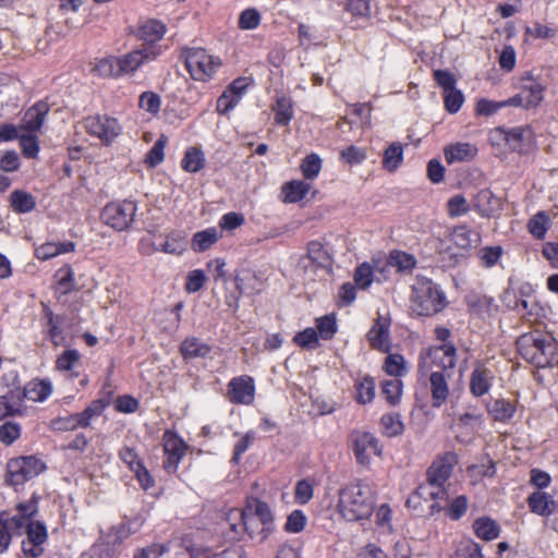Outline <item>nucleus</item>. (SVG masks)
Returning a JSON list of instances; mask_svg holds the SVG:
<instances>
[{
  "label": "nucleus",
  "mask_w": 558,
  "mask_h": 558,
  "mask_svg": "<svg viewBox=\"0 0 558 558\" xmlns=\"http://www.w3.org/2000/svg\"><path fill=\"white\" fill-rule=\"evenodd\" d=\"M489 413L496 421H508L515 413V405L505 399L495 400L488 408Z\"/></svg>",
  "instance_id": "obj_42"
},
{
  "label": "nucleus",
  "mask_w": 558,
  "mask_h": 558,
  "mask_svg": "<svg viewBox=\"0 0 558 558\" xmlns=\"http://www.w3.org/2000/svg\"><path fill=\"white\" fill-rule=\"evenodd\" d=\"M162 445L166 454L163 469L169 473H174L185 453L186 445L174 432L169 429L163 433Z\"/></svg>",
  "instance_id": "obj_16"
},
{
  "label": "nucleus",
  "mask_w": 558,
  "mask_h": 558,
  "mask_svg": "<svg viewBox=\"0 0 558 558\" xmlns=\"http://www.w3.org/2000/svg\"><path fill=\"white\" fill-rule=\"evenodd\" d=\"M45 469V463L33 456L11 459L7 464V483L16 488L38 476Z\"/></svg>",
  "instance_id": "obj_9"
},
{
  "label": "nucleus",
  "mask_w": 558,
  "mask_h": 558,
  "mask_svg": "<svg viewBox=\"0 0 558 558\" xmlns=\"http://www.w3.org/2000/svg\"><path fill=\"white\" fill-rule=\"evenodd\" d=\"M10 206L17 214H26L35 208L36 201L31 193L15 190L10 194Z\"/></svg>",
  "instance_id": "obj_32"
},
{
  "label": "nucleus",
  "mask_w": 558,
  "mask_h": 558,
  "mask_svg": "<svg viewBox=\"0 0 558 558\" xmlns=\"http://www.w3.org/2000/svg\"><path fill=\"white\" fill-rule=\"evenodd\" d=\"M311 190V184L303 180H293L283 184L281 192L284 203H298L303 199Z\"/></svg>",
  "instance_id": "obj_28"
},
{
  "label": "nucleus",
  "mask_w": 558,
  "mask_h": 558,
  "mask_svg": "<svg viewBox=\"0 0 558 558\" xmlns=\"http://www.w3.org/2000/svg\"><path fill=\"white\" fill-rule=\"evenodd\" d=\"M451 376L452 373L446 372H435L423 376L428 377L432 404L434 408H440L447 402L450 393L448 380L451 378Z\"/></svg>",
  "instance_id": "obj_19"
},
{
  "label": "nucleus",
  "mask_w": 558,
  "mask_h": 558,
  "mask_svg": "<svg viewBox=\"0 0 558 558\" xmlns=\"http://www.w3.org/2000/svg\"><path fill=\"white\" fill-rule=\"evenodd\" d=\"M549 227V218L544 211H539L534 215L529 223L527 229L529 232L536 239H544L546 231Z\"/></svg>",
  "instance_id": "obj_47"
},
{
  "label": "nucleus",
  "mask_w": 558,
  "mask_h": 558,
  "mask_svg": "<svg viewBox=\"0 0 558 558\" xmlns=\"http://www.w3.org/2000/svg\"><path fill=\"white\" fill-rule=\"evenodd\" d=\"M389 319L384 316H378V318L376 319L373 328L367 333L371 345L374 349H377L383 352L389 351Z\"/></svg>",
  "instance_id": "obj_22"
},
{
  "label": "nucleus",
  "mask_w": 558,
  "mask_h": 558,
  "mask_svg": "<svg viewBox=\"0 0 558 558\" xmlns=\"http://www.w3.org/2000/svg\"><path fill=\"white\" fill-rule=\"evenodd\" d=\"M186 248L185 236L181 233L172 232L167 235L165 243L161 246V251L168 254L179 255Z\"/></svg>",
  "instance_id": "obj_50"
},
{
  "label": "nucleus",
  "mask_w": 558,
  "mask_h": 558,
  "mask_svg": "<svg viewBox=\"0 0 558 558\" xmlns=\"http://www.w3.org/2000/svg\"><path fill=\"white\" fill-rule=\"evenodd\" d=\"M16 510L19 514L11 518L10 523L14 525L15 529L20 530L24 527L25 524L32 522L31 519L37 513L38 497L33 495L28 501L17 504Z\"/></svg>",
  "instance_id": "obj_26"
},
{
  "label": "nucleus",
  "mask_w": 558,
  "mask_h": 558,
  "mask_svg": "<svg viewBox=\"0 0 558 558\" xmlns=\"http://www.w3.org/2000/svg\"><path fill=\"white\" fill-rule=\"evenodd\" d=\"M300 168L305 179L313 180L322 170V159L318 155L311 154L303 159Z\"/></svg>",
  "instance_id": "obj_51"
},
{
  "label": "nucleus",
  "mask_w": 558,
  "mask_h": 558,
  "mask_svg": "<svg viewBox=\"0 0 558 558\" xmlns=\"http://www.w3.org/2000/svg\"><path fill=\"white\" fill-rule=\"evenodd\" d=\"M75 244L73 242H48L35 250V255L38 259L47 260L59 254L73 252Z\"/></svg>",
  "instance_id": "obj_29"
},
{
  "label": "nucleus",
  "mask_w": 558,
  "mask_h": 558,
  "mask_svg": "<svg viewBox=\"0 0 558 558\" xmlns=\"http://www.w3.org/2000/svg\"><path fill=\"white\" fill-rule=\"evenodd\" d=\"M376 504L372 487L361 481H355L341 487L338 492L337 511L348 522L368 520Z\"/></svg>",
  "instance_id": "obj_1"
},
{
  "label": "nucleus",
  "mask_w": 558,
  "mask_h": 558,
  "mask_svg": "<svg viewBox=\"0 0 558 558\" xmlns=\"http://www.w3.org/2000/svg\"><path fill=\"white\" fill-rule=\"evenodd\" d=\"M24 526H26V541L40 545L47 541V530L43 523L33 521L25 524Z\"/></svg>",
  "instance_id": "obj_57"
},
{
  "label": "nucleus",
  "mask_w": 558,
  "mask_h": 558,
  "mask_svg": "<svg viewBox=\"0 0 558 558\" xmlns=\"http://www.w3.org/2000/svg\"><path fill=\"white\" fill-rule=\"evenodd\" d=\"M56 290L62 295L69 294L75 289L74 271L70 266H64L57 271Z\"/></svg>",
  "instance_id": "obj_45"
},
{
  "label": "nucleus",
  "mask_w": 558,
  "mask_h": 558,
  "mask_svg": "<svg viewBox=\"0 0 558 558\" xmlns=\"http://www.w3.org/2000/svg\"><path fill=\"white\" fill-rule=\"evenodd\" d=\"M80 362V353L76 350H66L57 359L59 371L72 372Z\"/></svg>",
  "instance_id": "obj_58"
},
{
  "label": "nucleus",
  "mask_w": 558,
  "mask_h": 558,
  "mask_svg": "<svg viewBox=\"0 0 558 558\" xmlns=\"http://www.w3.org/2000/svg\"><path fill=\"white\" fill-rule=\"evenodd\" d=\"M182 57L191 77L195 81H210L221 66L220 58L203 48H185L182 50Z\"/></svg>",
  "instance_id": "obj_7"
},
{
  "label": "nucleus",
  "mask_w": 558,
  "mask_h": 558,
  "mask_svg": "<svg viewBox=\"0 0 558 558\" xmlns=\"http://www.w3.org/2000/svg\"><path fill=\"white\" fill-rule=\"evenodd\" d=\"M445 108L449 113H457L464 102L463 93L457 87L442 93Z\"/></svg>",
  "instance_id": "obj_54"
},
{
  "label": "nucleus",
  "mask_w": 558,
  "mask_h": 558,
  "mask_svg": "<svg viewBox=\"0 0 558 558\" xmlns=\"http://www.w3.org/2000/svg\"><path fill=\"white\" fill-rule=\"evenodd\" d=\"M93 72L101 77L121 76L118 58L110 56L98 60L93 68Z\"/></svg>",
  "instance_id": "obj_41"
},
{
  "label": "nucleus",
  "mask_w": 558,
  "mask_h": 558,
  "mask_svg": "<svg viewBox=\"0 0 558 558\" xmlns=\"http://www.w3.org/2000/svg\"><path fill=\"white\" fill-rule=\"evenodd\" d=\"M481 235L478 232L469 229L466 226L456 227L442 243L441 254H448L458 262L459 257H464L466 253L480 244Z\"/></svg>",
  "instance_id": "obj_8"
},
{
  "label": "nucleus",
  "mask_w": 558,
  "mask_h": 558,
  "mask_svg": "<svg viewBox=\"0 0 558 558\" xmlns=\"http://www.w3.org/2000/svg\"><path fill=\"white\" fill-rule=\"evenodd\" d=\"M272 109L275 111V120L278 124L288 125L293 118V104L291 98L287 96L278 97Z\"/></svg>",
  "instance_id": "obj_36"
},
{
  "label": "nucleus",
  "mask_w": 558,
  "mask_h": 558,
  "mask_svg": "<svg viewBox=\"0 0 558 558\" xmlns=\"http://www.w3.org/2000/svg\"><path fill=\"white\" fill-rule=\"evenodd\" d=\"M294 342L306 349H313L318 344V333L313 328H306L294 336Z\"/></svg>",
  "instance_id": "obj_61"
},
{
  "label": "nucleus",
  "mask_w": 558,
  "mask_h": 558,
  "mask_svg": "<svg viewBox=\"0 0 558 558\" xmlns=\"http://www.w3.org/2000/svg\"><path fill=\"white\" fill-rule=\"evenodd\" d=\"M525 101V109L538 106L543 100L544 87L537 82H531L521 89Z\"/></svg>",
  "instance_id": "obj_43"
},
{
  "label": "nucleus",
  "mask_w": 558,
  "mask_h": 558,
  "mask_svg": "<svg viewBox=\"0 0 558 558\" xmlns=\"http://www.w3.org/2000/svg\"><path fill=\"white\" fill-rule=\"evenodd\" d=\"M315 264L320 267H325L330 264V255L318 241H312L307 245L306 256L300 259V266L306 268L308 264Z\"/></svg>",
  "instance_id": "obj_25"
},
{
  "label": "nucleus",
  "mask_w": 558,
  "mask_h": 558,
  "mask_svg": "<svg viewBox=\"0 0 558 558\" xmlns=\"http://www.w3.org/2000/svg\"><path fill=\"white\" fill-rule=\"evenodd\" d=\"M475 154L476 148L469 143H458L445 149V157L449 163L470 160Z\"/></svg>",
  "instance_id": "obj_33"
},
{
  "label": "nucleus",
  "mask_w": 558,
  "mask_h": 558,
  "mask_svg": "<svg viewBox=\"0 0 558 558\" xmlns=\"http://www.w3.org/2000/svg\"><path fill=\"white\" fill-rule=\"evenodd\" d=\"M205 166L204 153L195 147L186 149L182 159V168L186 172H198Z\"/></svg>",
  "instance_id": "obj_40"
},
{
  "label": "nucleus",
  "mask_w": 558,
  "mask_h": 558,
  "mask_svg": "<svg viewBox=\"0 0 558 558\" xmlns=\"http://www.w3.org/2000/svg\"><path fill=\"white\" fill-rule=\"evenodd\" d=\"M136 205L131 201L114 202L105 206L102 221L117 231L126 230L136 215Z\"/></svg>",
  "instance_id": "obj_11"
},
{
  "label": "nucleus",
  "mask_w": 558,
  "mask_h": 558,
  "mask_svg": "<svg viewBox=\"0 0 558 558\" xmlns=\"http://www.w3.org/2000/svg\"><path fill=\"white\" fill-rule=\"evenodd\" d=\"M354 283L360 289H367L374 281V270L371 264L363 263L354 270Z\"/></svg>",
  "instance_id": "obj_52"
},
{
  "label": "nucleus",
  "mask_w": 558,
  "mask_h": 558,
  "mask_svg": "<svg viewBox=\"0 0 558 558\" xmlns=\"http://www.w3.org/2000/svg\"><path fill=\"white\" fill-rule=\"evenodd\" d=\"M457 363V349L452 343L430 345L418 355L417 372L420 376L435 372L452 373Z\"/></svg>",
  "instance_id": "obj_5"
},
{
  "label": "nucleus",
  "mask_w": 558,
  "mask_h": 558,
  "mask_svg": "<svg viewBox=\"0 0 558 558\" xmlns=\"http://www.w3.org/2000/svg\"><path fill=\"white\" fill-rule=\"evenodd\" d=\"M473 529L477 537L484 541H493L500 534V526L488 517H482L474 521Z\"/></svg>",
  "instance_id": "obj_30"
},
{
  "label": "nucleus",
  "mask_w": 558,
  "mask_h": 558,
  "mask_svg": "<svg viewBox=\"0 0 558 558\" xmlns=\"http://www.w3.org/2000/svg\"><path fill=\"white\" fill-rule=\"evenodd\" d=\"M21 436V426L14 422H5L0 427V440L5 445L13 444Z\"/></svg>",
  "instance_id": "obj_60"
},
{
  "label": "nucleus",
  "mask_w": 558,
  "mask_h": 558,
  "mask_svg": "<svg viewBox=\"0 0 558 558\" xmlns=\"http://www.w3.org/2000/svg\"><path fill=\"white\" fill-rule=\"evenodd\" d=\"M447 210L450 217H460L469 211V205L464 196L454 195L447 203Z\"/></svg>",
  "instance_id": "obj_62"
},
{
  "label": "nucleus",
  "mask_w": 558,
  "mask_h": 558,
  "mask_svg": "<svg viewBox=\"0 0 558 558\" xmlns=\"http://www.w3.org/2000/svg\"><path fill=\"white\" fill-rule=\"evenodd\" d=\"M106 409L102 400H94L83 412L59 416L49 422V428L56 432H70L78 427L86 428L94 417L101 415Z\"/></svg>",
  "instance_id": "obj_10"
},
{
  "label": "nucleus",
  "mask_w": 558,
  "mask_h": 558,
  "mask_svg": "<svg viewBox=\"0 0 558 558\" xmlns=\"http://www.w3.org/2000/svg\"><path fill=\"white\" fill-rule=\"evenodd\" d=\"M482 424L483 413L481 411L471 410L460 414L453 424L457 440L463 444L471 441Z\"/></svg>",
  "instance_id": "obj_18"
},
{
  "label": "nucleus",
  "mask_w": 558,
  "mask_h": 558,
  "mask_svg": "<svg viewBox=\"0 0 558 558\" xmlns=\"http://www.w3.org/2000/svg\"><path fill=\"white\" fill-rule=\"evenodd\" d=\"M520 355L536 367L544 368L558 364V342L539 331L524 333L517 340Z\"/></svg>",
  "instance_id": "obj_3"
},
{
  "label": "nucleus",
  "mask_w": 558,
  "mask_h": 558,
  "mask_svg": "<svg viewBox=\"0 0 558 558\" xmlns=\"http://www.w3.org/2000/svg\"><path fill=\"white\" fill-rule=\"evenodd\" d=\"M167 144L168 137L163 134L160 135L145 157V163L148 167L155 168L157 165L162 162Z\"/></svg>",
  "instance_id": "obj_46"
},
{
  "label": "nucleus",
  "mask_w": 558,
  "mask_h": 558,
  "mask_svg": "<svg viewBox=\"0 0 558 558\" xmlns=\"http://www.w3.org/2000/svg\"><path fill=\"white\" fill-rule=\"evenodd\" d=\"M230 515L239 517L248 536L260 543L275 530V518L270 507L255 497L247 498L245 507L233 510Z\"/></svg>",
  "instance_id": "obj_2"
},
{
  "label": "nucleus",
  "mask_w": 558,
  "mask_h": 558,
  "mask_svg": "<svg viewBox=\"0 0 558 558\" xmlns=\"http://www.w3.org/2000/svg\"><path fill=\"white\" fill-rule=\"evenodd\" d=\"M527 504L532 512L543 517H548L555 509V500L547 493H532L527 498Z\"/></svg>",
  "instance_id": "obj_27"
},
{
  "label": "nucleus",
  "mask_w": 558,
  "mask_h": 558,
  "mask_svg": "<svg viewBox=\"0 0 558 558\" xmlns=\"http://www.w3.org/2000/svg\"><path fill=\"white\" fill-rule=\"evenodd\" d=\"M206 282V275L202 269H195L189 272L185 282V290L189 293L199 291Z\"/></svg>",
  "instance_id": "obj_64"
},
{
  "label": "nucleus",
  "mask_w": 558,
  "mask_h": 558,
  "mask_svg": "<svg viewBox=\"0 0 558 558\" xmlns=\"http://www.w3.org/2000/svg\"><path fill=\"white\" fill-rule=\"evenodd\" d=\"M220 238L216 228H207L196 232L191 242V247L194 252H205L210 248Z\"/></svg>",
  "instance_id": "obj_31"
},
{
  "label": "nucleus",
  "mask_w": 558,
  "mask_h": 558,
  "mask_svg": "<svg viewBox=\"0 0 558 558\" xmlns=\"http://www.w3.org/2000/svg\"><path fill=\"white\" fill-rule=\"evenodd\" d=\"M51 393L52 385L48 379H33L23 389V398L34 402H44Z\"/></svg>",
  "instance_id": "obj_24"
},
{
  "label": "nucleus",
  "mask_w": 558,
  "mask_h": 558,
  "mask_svg": "<svg viewBox=\"0 0 558 558\" xmlns=\"http://www.w3.org/2000/svg\"><path fill=\"white\" fill-rule=\"evenodd\" d=\"M458 461V454L454 451L437 456L427 470L426 478L438 486H445Z\"/></svg>",
  "instance_id": "obj_15"
},
{
  "label": "nucleus",
  "mask_w": 558,
  "mask_h": 558,
  "mask_svg": "<svg viewBox=\"0 0 558 558\" xmlns=\"http://www.w3.org/2000/svg\"><path fill=\"white\" fill-rule=\"evenodd\" d=\"M181 352L184 357H204L210 352V347L198 338H187L181 344Z\"/></svg>",
  "instance_id": "obj_39"
},
{
  "label": "nucleus",
  "mask_w": 558,
  "mask_h": 558,
  "mask_svg": "<svg viewBox=\"0 0 558 558\" xmlns=\"http://www.w3.org/2000/svg\"><path fill=\"white\" fill-rule=\"evenodd\" d=\"M381 433L387 437H396L403 433L404 424L398 413L384 414L380 418Z\"/></svg>",
  "instance_id": "obj_35"
},
{
  "label": "nucleus",
  "mask_w": 558,
  "mask_h": 558,
  "mask_svg": "<svg viewBox=\"0 0 558 558\" xmlns=\"http://www.w3.org/2000/svg\"><path fill=\"white\" fill-rule=\"evenodd\" d=\"M20 400L13 392L0 397V421L21 412Z\"/></svg>",
  "instance_id": "obj_48"
},
{
  "label": "nucleus",
  "mask_w": 558,
  "mask_h": 558,
  "mask_svg": "<svg viewBox=\"0 0 558 558\" xmlns=\"http://www.w3.org/2000/svg\"><path fill=\"white\" fill-rule=\"evenodd\" d=\"M388 265L396 268L398 272H409L415 267L416 259L411 254L393 251L389 255Z\"/></svg>",
  "instance_id": "obj_37"
},
{
  "label": "nucleus",
  "mask_w": 558,
  "mask_h": 558,
  "mask_svg": "<svg viewBox=\"0 0 558 558\" xmlns=\"http://www.w3.org/2000/svg\"><path fill=\"white\" fill-rule=\"evenodd\" d=\"M228 398L235 404H252L255 399V384L251 376L232 378L228 384Z\"/></svg>",
  "instance_id": "obj_17"
},
{
  "label": "nucleus",
  "mask_w": 558,
  "mask_h": 558,
  "mask_svg": "<svg viewBox=\"0 0 558 558\" xmlns=\"http://www.w3.org/2000/svg\"><path fill=\"white\" fill-rule=\"evenodd\" d=\"M260 23V14L256 9H246L240 14L239 26L242 29H254Z\"/></svg>",
  "instance_id": "obj_63"
},
{
  "label": "nucleus",
  "mask_w": 558,
  "mask_h": 558,
  "mask_svg": "<svg viewBox=\"0 0 558 558\" xmlns=\"http://www.w3.org/2000/svg\"><path fill=\"white\" fill-rule=\"evenodd\" d=\"M494 378L490 369L478 365L471 373L470 378V390L473 396L482 397L486 395L492 385V379Z\"/></svg>",
  "instance_id": "obj_23"
},
{
  "label": "nucleus",
  "mask_w": 558,
  "mask_h": 558,
  "mask_svg": "<svg viewBox=\"0 0 558 558\" xmlns=\"http://www.w3.org/2000/svg\"><path fill=\"white\" fill-rule=\"evenodd\" d=\"M448 492L445 486L426 481L413 492L408 500L407 506L416 510L421 514H434L441 510L440 501L448 500Z\"/></svg>",
  "instance_id": "obj_6"
},
{
  "label": "nucleus",
  "mask_w": 558,
  "mask_h": 558,
  "mask_svg": "<svg viewBox=\"0 0 558 558\" xmlns=\"http://www.w3.org/2000/svg\"><path fill=\"white\" fill-rule=\"evenodd\" d=\"M43 307L44 318L47 320L46 327L48 336L50 337L51 341L57 345L59 344L60 340H62L61 324L63 319L60 316L54 315L48 305L43 303Z\"/></svg>",
  "instance_id": "obj_34"
},
{
  "label": "nucleus",
  "mask_w": 558,
  "mask_h": 558,
  "mask_svg": "<svg viewBox=\"0 0 558 558\" xmlns=\"http://www.w3.org/2000/svg\"><path fill=\"white\" fill-rule=\"evenodd\" d=\"M411 310L418 316H432L447 306V300L435 282L426 277H416L411 291Z\"/></svg>",
  "instance_id": "obj_4"
},
{
  "label": "nucleus",
  "mask_w": 558,
  "mask_h": 558,
  "mask_svg": "<svg viewBox=\"0 0 558 558\" xmlns=\"http://www.w3.org/2000/svg\"><path fill=\"white\" fill-rule=\"evenodd\" d=\"M453 558H483L481 546L471 539H466L459 545Z\"/></svg>",
  "instance_id": "obj_55"
},
{
  "label": "nucleus",
  "mask_w": 558,
  "mask_h": 558,
  "mask_svg": "<svg viewBox=\"0 0 558 558\" xmlns=\"http://www.w3.org/2000/svg\"><path fill=\"white\" fill-rule=\"evenodd\" d=\"M162 52L161 46H141L117 57L121 76L133 75L143 64L156 60Z\"/></svg>",
  "instance_id": "obj_12"
},
{
  "label": "nucleus",
  "mask_w": 558,
  "mask_h": 558,
  "mask_svg": "<svg viewBox=\"0 0 558 558\" xmlns=\"http://www.w3.org/2000/svg\"><path fill=\"white\" fill-rule=\"evenodd\" d=\"M403 160V147L400 143L390 144L383 157V167L392 172L395 171Z\"/></svg>",
  "instance_id": "obj_38"
},
{
  "label": "nucleus",
  "mask_w": 558,
  "mask_h": 558,
  "mask_svg": "<svg viewBox=\"0 0 558 558\" xmlns=\"http://www.w3.org/2000/svg\"><path fill=\"white\" fill-rule=\"evenodd\" d=\"M240 102L239 94L232 90H225L217 100V111L220 114H226L232 110Z\"/></svg>",
  "instance_id": "obj_56"
},
{
  "label": "nucleus",
  "mask_w": 558,
  "mask_h": 558,
  "mask_svg": "<svg viewBox=\"0 0 558 558\" xmlns=\"http://www.w3.org/2000/svg\"><path fill=\"white\" fill-rule=\"evenodd\" d=\"M166 26L156 20H147L138 24L135 37L143 41L142 46H158L157 43L163 37Z\"/></svg>",
  "instance_id": "obj_20"
},
{
  "label": "nucleus",
  "mask_w": 558,
  "mask_h": 558,
  "mask_svg": "<svg viewBox=\"0 0 558 558\" xmlns=\"http://www.w3.org/2000/svg\"><path fill=\"white\" fill-rule=\"evenodd\" d=\"M532 132L529 128L517 126L505 132V141L514 150L521 148V143L529 140Z\"/></svg>",
  "instance_id": "obj_49"
},
{
  "label": "nucleus",
  "mask_w": 558,
  "mask_h": 558,
  "mask_svg": "<svg viewBox=\"0 0 558 558\" xmlns=\"http://www.w3.org/2000/svg\"><path fill=\"white\" fill-rule=\"evenodd\" d=\"M85 129L101 142L111 143L121 132V126L117 119L107 116H93L85 119Z\"/></svg>",
  "instance_id": "obj_14"
},
{
  "label": "nucleus",
  "mask_w": 558,
  "mask_h": 558,
  "mask_svg": "<svg viewBox=\"0 0 558 558\" xmlns=\"http://www.w3.org/2000/svg\"><path fill=\"white\" fill-rule=\"evenodd\" d=\"M49 112V107L45 102H37L31 107L23 116L19 129L28 133L39 131L43 126L46 116Z\"/></svg>",
  "instance_id": "obj_21"
},
{
  "label": "nucleus",
  "mask_w": 558,
  "mask_h": 558,
  "mask_svg": "<svg viewBox=\"0 0 558 558\" xmlns=\"http://www.w3.org/2000/svg\"><path fill=\"white\" fill-rule=\"evenodd\" d=\"M402 386V381L399 378L383 381L381 392L390 405H397L400 402Z\"/></svg>",
  "instance_id": "obj_44"
},
{
  "label": "nucleus",
  "mask_w": 558,
  "mask_h": 558,
  "mask_svg": "<svg viewBox=\"0 0 558 558\" xmlns=\"http://www.w3.org/2000/svg\"><path fill=\"white\" fill-rule=\"evenodd\" d=\"M161 100L159 95L154 92H144L138 99V106L141 109L149 112L157 113L160 109Z\"/></svg>",
  "instance_id": "obj_59"
},
{
  "label": "nucleus",
  "mask_w": 558,
  "mask_h": 558,
  "mask_svg": "<svg viewBox=\"0 0 558 558\" xmlns=\"http://www.w3.org/2000/svg\"><path fill=\"white\" fill-rule=\"evenodd\" d=\"M375 381L373 378L366 376L356 385V400L362 403L371 402L375 397Z\"/></svg>",
  "instance_id": "obj_53"
},
{
  "label": "nucleus",
  "mask_w": 558,
  "mask_h": 558,
  "mask_svg": "<svg viewBox=\"0 0 558 558\" xmlns=\"http://www.w3.org/2000/svg\"><path fill=\"white\" fill-rule=\"evenodd\" d=\"M351 437L353 452L359 464L368 465L373 456H381L383 447L374 434L356 430L352 433Z\"/></svg>",
  "instance_id": "obj_13"
}]
</instances>
